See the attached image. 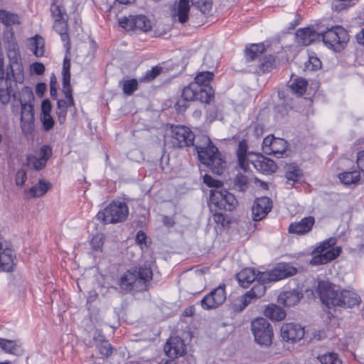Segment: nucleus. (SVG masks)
I'll list each match as a JSON object with an SVG mask.
<instances>
[{
	"label": "nucleus",
	"instance_id": "nucleus-10",
	"mask_svg": "<svg viewBox=\"0 0 364 364\" xmlns=\"http://www.w3.org/2000/svg\"><path fill=\"white\" fill-rule=\"evenodd\" d=\"M4 55L0 54V102L2 105H6L9 103L11 96L15 97L16 92L13 89L12 77H14L13 70L11 74L6 73L5 75L4 68Z\"/></svg>",
	"mask_w": 364,
	"mask_h": 364
},
{
	"label": "nucleus",
	"instance_id": "nucleus-8",
	"mask_svg": "<svg viewBox=\"0 0 364 364\" xmlns=\"http://www.w3.org/2000/svg\"><path fill=\"white\" fill-rule=\"evenodd\" d=\"M335 244V238H329L323 242L315 250V252L319 255L314 256L311 263L314 265L323 264L336 258L341 252V248L339 247H334Z\"/></svg>",
	"mask_w": 364,
	"mask_h": 364
},
{
	"label": "nucleus",
	"instance_id": "nucleus-20",
	"mask_svg": "<svg viewBox=\"0 0 364 364\" xmlns=\"http://www.w3.org/2000/svg\"><path fill=\"white\" fill-rule=\"evenodd\" d=\"M252 164L257 171L264 174H271L275 172L277 168L272 159L263 156H257V159Z\"/></svg>",
	"mask_w": 364,
	"mask_h": 364
},
{
	"label": "nucleus",
	"instance_id": "nucleus-11",
	"mask_svg": "<svg viewBox=\"0 0 364 364\" xmlns=\"http://www.w3.org/2000/svg\"><path fill=\"white\" fill-rule=\"evenodd\" d=\"M210 200L219 209L228 211L232 210L237 204L234 195L226 190H211Z\"/></svg>",
	"mask_w": 364,
	"mask_h": 364
},
{
	"label": "nucleus",
	"instance_id": "nucleus-57",
	"mask_svg": "<svg viewBox=\"0 0 364 364\" xmlns=\"http://www.w3.org/2000/svg\"><path fill=\"white\" fill-rule=\"evenodd\" d=\"M27 178L26 170L21 168L19 169L16 173V184L17 186H22Z\"/></svg>",
	"mask_w": 364,
	"mask_h": 364
},
{
	"label": "nucleus",
	"instance_id": "nucleus-44",
	"mask_svg": "<svg viewBox=\"0 0 364 364\" xmlns=\"http://www.w3.org/2000/svg\"><path fill=\"white\" fill-rule=\"evenodd\" d=\"M307 82L302 78H296L289 85L291 90L301 96L306 90Z\"/></svg>",
	"mask_w": 364,
	"mask_h": 364
},
{
	"label": "nucleus",
	"instance_id": "nucleus-58",
	"mask_svg": "<svg viewBox=\"0 0 364 364\" xmlns=\"http://www.w3.org/2000/svg\"><path fill=\"white\" fill-rule=\"evenodd\" d=\"M119 24L124 28L127 30H133V16L123 17L119 18Z\"/></svg>",
	"mask_w": 364,
	"mask_h": 364
},
{
	"label": "nucleus",
	"instance_id": "nucleus-38",
	"mask_svg": "<svg viewBox=\"0 0 364 364\" xmlns=\"http://www.w3.org/2000/svg\"><path fill=\"white\" fill-rule=\"evenodd\" d=\"M0 22L7 26H10L14 24H19V18L16 14L0 9Z\"/></svg>",
	"mask_w": 364,
	"mask_h": 364
},
{
	"label": "nucleus",
	"instance_id": "nucleus-49",
	"mask_svg": "<svg viewBox=\"0 0 364 364\" xmlns=\"http://www.w3.org/2000/svg\"><path fill=\"white\" fill-rule=\"evenodd\" d=\"M121 83L123 92L127 95H131L138 87V81L135 79L124 80Z\"/></svg>",
	"mask_w": 364,
	"mask_h": 364
},
{
	"label": "nucleus",
	"instance_id": "nucleus-24",
	"mask_svg": "<svg viewBox=\"0 0 364 364\" xmlns=\"http://www.w3.org/2000/svg\"><path fill=\"white\" fill-rule=\"evenodd\" d=\"M50 11L53 19H63L67 16L64 0H51Z\"/></svg>",
	"mask_w": 364,
	"mask_h": 364
},
{
	"label": "nucleus",
	"instance_id": "nucleus-12",
	"mask_svg": "<svg viewBox=\"0 0 364 364\" xmlns=\"http://www.w3.org/2000/svg\"><path fill=\"white\" fill-rule=\"evenodd\" d=\"M171 143L173 146L185 147L193 144V133L184 126H173L170 127Z\"/></svg>",
	"mask_w": 364,
	"mask_h": 364
},
{
	"label": "nucleus",
	"instance_id": "nucleus-52",
	"mask_svg": "<svg viewBox=\"0 0 364 364\" xmlns=\"http://www.w3.org/2000/svg\"><path fill=\"white\" fill-rule=\"evenodd\" d=\"M274 59L272 55L265 56L261 64L260 69L262 72H268L274 65Z\"/></svg>",
	"mask_w": 364,
	"mask_h": 364
},
{
	"label": "nucleus",
	"instance_id": "nucleus-17",
	"mask_svg": "<svg viewBox=\"0 0 364 364\" xmlns=\"http://www.w3.org/2000/svg\"><path fill=\"white\" fill-rule=\"evenodd\" d=\"M272 205L269 198L262 197L257 198L252 207V219L255 221L262 220L271 210Z\"/></svg>",
	"mask_w": 364,
	"mask_h": 364
},
{
	"label": "nucleus",
	"instance_id": "nucleus-48",
	"mask_svg": "<svg viewBox=\"0 0 364 364\" xmlns=\"http://www.w3.org/2000/svg\"><path fill=\"white\" fill-rule=\"evenodd\" d=\"M191 2L203 14L209 13L212 9L211 0H191Z\"/></svg>",
	"mask_w": 364,
	"mask_h": 364
},
{
	"label": "nucleus",
	"instance_id": "nucleus-15",
	"mask_svg": "<svg viewBox=\"0 0 364 364\" xmlns=\"http://www.w3.org/2000/svg\"><path fill=\"white\" fill-rule=\"evenodd\" d=\"M282 339L287 342L294 343L300 341L304 336V328L298 323H284L280 329Z\"/></svg>",
	"mask_w": 364,
	"mask_h": 364
},
{
	"label": "nucleus",
	"instance_id": "nucleus-25",
	"mask_svg": "<svg viewBox=\"0 0 364 364\" xmlns=\"http://www.w3.org/2000/svg\"><path fill=\"white\" fill-rule=\"evenodd\" d=\"M341 298V304L339 306L351 308L358 305L361 301L360 297L354 291L343 290Z\"/></svg>",
	"mask_w": 364,
	"mask_h": 364
},
{
	"label": "nucleus",
	"instance_id": "nucleus-23",
	"mask_svg": "<svg viewBox=\"0 0 364 364\" xmlns=\"http://www.w3.org/2000/svg\"><path fill=\"white\" fill-rule=\"evenodd\" d=\"M317 36L318 34L310 28H301L296 31L298 43L304 46L311 43Z\"/></svg>",
	"mask_w": 364,
	"mask_h": 364
},
{
	"label": "nucleus",
	"instance_id": "nucleus-3",
	"mask_svg": "<svg viewBox=\"0 0 364 364\" xmlns=\"http://www.w3.org/2000/svg\"><path fill=\"white\" fill-rule=\"evenodd\" d=\"M129 215V208L124 202L112 201L103 210L100 211L97 219L104 224H114L125 220Z\"/></svg>",
	"mask_w": 364,
	"mask_h": 364
},
{
	"label": "nucleus",
	"instance_id": "nucleus-2",
	"mask_svg": "<svg viewBox=\"0 0 364 364\" xmlns=\"http://www.w3.org/2000/svg\"><path fill=\"white\" fill-rule=\"evenodd\" d=\"M34 95L28 87L22 90L19 102L21 106V128L24 135L31 134L34 128V110L33 102Z\"/></svg>",
	"mask_w": 364,
	"mask_h": 364
},
{
	"label": "nucleus",
	"instance_id": "nucleus-43",
	"mask_svg": "<svg viewBox=\"0 0 364 364\" xmlns=\"http://www.w3.org/2000/svg\"><path fill=\"white\" fill-rule=\"evenodd\" d=\"M213 98V92L210 87H200L198 90L196 100L201 102L208 103Z\"/></svg>",
	"mask_w": 364,
	"mask_h": 364
},
{
	"label": "nucleus",
	"instance_id": "nucleus-27",
	"mask_svg": "<svg viewBox=\"0 0 364 364\" xmlns=\"http://www.w3.org/2000/svg\"><path fill=\"white\" fill-rule=\"evenodd\" d=\"M27 45L36 57H41L43 55L45 43L41 36L36 35L34 37L30 38L28 40Z\"/></svg>",
	"mask_w": 364,
	"mask_h": 364
},
{
	"label": "nucleus",
	"instance_id": "nucleus-28",
	"mask_svg": "<svg viewBox=\"0 0 364 364\" xmlns=\"http://www.w3.org/2000/svg\"><path fill=\"white\" fill-rule=\"evenodd\" d=\"M0 348L4 352L16 355H19L23 352L21 346L17 341L5 338H0Z\"/></svg>",
	"mask_w": 364,
	"mask_h": 364
},
{
	"label": "nucleus",
	"instance_id": "nucleus-34",
	"mask_svg": "<svg viewBox=\"0 0 364 364\" xmlns=\"http://www.w3.org/2000/svg\"><path fill=\"white\" fill-rule=\"evenodd\" d=\"M189 10V1L179 0L176 9V14L178 16V19L180 23H184L188 21Z\"/></svg>",
	"mask_w": 364,
	"mask_h": 364
},
{
	"label": "nucleus",
	"instance_id": "nucleus-45",
	"mask_svg": "<svg viewBox=\"0 0 364 364\" xmlns=\"http://www.w3.org/2000/svg\"><path fill=\"white\" fill-rule=\"evenodd\" d=\"M213 73L211 72H200L195 77L194 83L200 87H208L210 82L213 80Z\"/></svg>",
	"mask_w": 364,
	"mask_h": 364
},
{
	"label": "nucleus",
	"instance_id": "nucleus-40",
	"mask_svg": "<svg viewBox=\"0 0 364 364\" xmlns=\"http://www.w3.org/2000/svg\"><path fill=\"white\" fill-rule=\"evenodd\" d=\"M265 50L263 43L252 44L245 50L246 57L249 60H253L261 55Z\"/></svg>",
	"mask_w": 364,
	"mask_h": 364
},
{
	"label": "nucleus",
	"instance_id": "nucleus-63",
	"mask_svg": "<svg viewBox=\"0 0 364 364\" xmlns=\"http://www.w3.org/2000/svg\"><path fill=\"white\" fill-rule=\"evenodd\" d=\"M32 70L37 75H41L45 71V67L41 63H34L32 64Z\"/></svg>",
	"mask_w": 364,
	"mask_h": 364
},
{
	"label": "nucleus",
	"instance_id": "nucleus-46",
	"mask_svg": "<svg viewBox=\"0 0 364 364\" xmlns=\"http://www.w3.org/2000/svg\"><path fill=\"white\" fill-rule=\"evenodd\" d=\"M321 364H342L341 360L334 353H328L318 357Z\"/></svg>",
	"mask_w": 364,
	"mask_h": 364
},
{
	"label": "nucleus",
	"instance_id": "nucleus-55",
	"mask_svg": "<svg viewBox=\"0 0 364 364\" xmlns=\"http://www.w3.org/2000/svg\"><path fill=\"white\" fill-rule=\"evenodd\" d=\"M41 122L43 129L46 132H48L53 127L54 120L50 114L42 115Z\"/></svg>",
	"mask_w": 364,
	"mask_h": 364
},
{
	"label": "nucleus",
	"instance_id": "nucleus-30",
	"mask_svg": "<svg viewBox=\"0 0 364 364\" xmlns=\"http://www.w3.org/2000/svg\"><path fill=\"white\" fill-rule=\"evenodd\" d=\"M66 18L63 19H54L53 28L56 32L61 36L63 41H66L65 46L67 50L70 48L68 35L67 33V21Z\"/></svg>",
	"mask_w": 364,
	"mask_h": 364
},
{
	"label": "nucleus",
	"instance_id": "nucleus-54",
	"mask_svg": "<svg viewBox=\"0 0 364 364\" xmlns=\"http://www.w3.org/2000/svg\"><path fill=\"white\" fill-rule=\"evenodd\" d=\"M276 138L273 135L265 137L262 142V151L266 154H269L270 148H272L274 141Z\"/></svg>",
	"mask_w": 364,
	"mask_h": 364
},
{
	"label": "nucleus",
	"instance_id": "nucleus-31",
	"mask_svg": "<svg viewBox=\"0 0 364 364\" xmlns=\"http://www.w3.org/2000/svg\"><path fill=\"white\" fill-rule=\"evenodd\" d=\"M94 340L95 346L99 349L100 354L108 357L112 353L111 344L108 341L105 340L100 333L95 335Z\"/></svg>",
	"mask_w": 364,
	"mask_h": 364
},
{
	"label": "nucleus",
	"instance_id": "nucleus-33",
	"mask_svg": "<svg viewBox=\"0 0 364 364\" xmlns=\"http://www.w3.org/2000/svg\"><path fill=\"white\" fill-rule=\"evenodd\" d=\"M265 316L273 321H282L286 316V312L275 304L269 305L264 312Z\"/></svg>",
	"mask_w": 364,
	"mask_h": 364
},
{
	"label": "nucleus",
	"instance_id": "nucleus-21",
	"mask_svg": "<svg viewBox=\"0 0 364 364\" xmlns=\"http://www.w3.org/2000/svg\"><path fill=\"white\" fill-rule=\"evenodd\" d=\"M314 224V218L313 217L305 218L299 223H291L289 232L298 235L305 234L311 230Z\"/></svg>",
	"mask_w": 364,
	"mask_h": 364
},
{
	"label": "nucleus",
	"instance_id": "nucleus-56",
	"mask_svg": "<svg viewBox=\"0 0 364 364\" xmlns=\"http://www.w3.org/2000/svg\"><path fill=\"white\" fill-rule=\"evenodd\" d=\"M92 249L95 250H101L103 245V237L102 235L97 234L92 237L90 242Z\"/></svg>",
	"mask_w": 364,
	"mask_h": 364
},
{
	"label": "nucleus",
	"instance_id": "nucleus-35",
	"mask_svg": "<svg viewBox=\"0 0 364 364\" xmlns=\"http://www.w3.org/2000/svg\"><path fill=\"white\" fill-rule=\"evenodd\" d=\"M339 180L345 185L357 184L360 181V172L358 171H345L339 174Z\"/></svg>",
	"mask_w": 364,
	"mask_h": 364
},
{
	"label": "nucleus",
	"instance_id": "nucleus-7",
	"mask_svg": "<svg viewBox=\"0 0 364 364\" xmlns=\"http://www.w3.org/2000/svg\"><path fill=\"white\" fill-rule=\"evenodd\" d=\"M152 271L147 267H141L133 271H127L120 279V286L122 289L130 291L136 282L146 283L151 279Z\"/></svg>",
	"mask_w": 364,
	"mask_h": 364
},
{
	"label": "nucleus",
	"instance_id": "nucleus-5",
	"mask_svg": "<svg viewBox=\"0 0 364 364\" xmlns=\"http://www.w3.org/2000/svg\"><path fill=\"white\" fill-rule=\"evenodd\" d=\"M251 331L255 341L262 347H269L272 343L273 329L269 322L264 318H257L252 321Z\"/></svg>",
	"mask_w": 364,
	"mask_h": 364
},
{
	"label": "nucleus",
	"instance_id": "nucleus-61",
	"mask_svg": "<svg viewBox=\"0 0 364 364\" xmlns=\"http://www.w3.org/2000/svg\"><path fill=\"white\" fill-rule=\"evenodd\" d=\"M50 92L53 98L57 97V80L56 77L53 75L50 82Z\"/></svg>",
	"mask_w": 364,
	"mask_h": 364
},
{
	"label": "nucleus",
	"instance_id": "nucleus-62",
	"mask_svg": "<svg viewBox=\"0 0 364 364\" xmlns=\"http://www.w3.org/2000/svg\"><path fill=\"white\" fill-rule=\"evenodd\" d=\"M52 106L48 100H45L41 104L42 115L50 114Z\"/></svg>",
	"mask_w": 364,
	"mask_h": 364
},
{
	"label": "nucleus",
	"instance_id": "nucleus-36",
	"mask_svg": "<svg viewBox=\"0 0 364 364\" xmlns=\"http://www.w3.org/2000/svg\"><path fill=\"white\" fill-rule=\"evenodd\" d=\"M287 147V142L281 138H276L274 141L272 148H270L269 155H274L277 158L282 157Z\"/></svg>",
	"mask_w": 364,
	"mask_h": 364
},
{
	"label": "nucleus",
	"instance_id": "nucleus-60",
	"mask_svg": "<svg viewBox=\"0 0 364 364\" xmlns=\"http://www.w3.org/2000/svg\"><path fill=\"white\" fill-rule=\"evenodd\" d=\"M41 159L48 161L52 155V149L48 145H43L41 148L40 151Z\"/></svg>",
	"mask_w": 364,
	"mask_h": 364
},
{
	"label": "nucleus",
	"instance_id": "nucleus-53",
	"mask_svg": "<svg viewBox=\"0 0 364 364\" xmlns=\"http://www.w3.org/2000/svg\"><path fill=\"white\" fill-rule=\"evenodd\" d=\"M321 63L316 57H309V60L305 63L306 69L314 70L320 68Z\"/></svg>",
	"mask_w": 364,
	"mask_h": 364
},
{
	"label": "nucleus",
	"instance_id": "nucleus-1",
	"mask_svg": "<svg viewBox=\"0 0 364 364\" xmlns=\"http://www.w3.org/2000/svg\"><path fill=\"white\" fill-rule=\"evenodd\" d=\"M193 144H190L197 151L199 161L208 167L213 173L220 175L225 168V162L218 148L210 139L204 134L193 135Z\"/></svg>",
	"mask_w": 364,
	"mask_h": 364
},
{
	"label": "nucleus",
	"instance_id": "nucleus-51",
	"mask_svg": "<svg viewBox=\"0 0 364 364\" xmlns=\"http://www.w3.org/2000/svg\"><path fill=\"white\" fill-rule=\"evenodd\" d=\"M252 301L245 294L239 297L232 304V309L235 311H242Z\"/></svg>",
	"mask_w": 364,
	"mask_h": 364
},
{
	"label": "nucleus",
	"instance_id": "nucleus-22",
	"mask_svg": "<svg viewBox=\"0 0 364 364\" xmlns=\"http://www.w3.org/2000/svg\"><path fill=\"white\" fill-rule=\"evenodd\" d=\"M302 295L297 290L287 291L278 296V302L285 306H292L299 303Z\"/></svg>",
	"mask_w": 364,
	"mask_h": 364
},
{
	"label": "nucleus",
	"instance_id": "nucleus-14",
	"mask_svg": "<svg viewBox=\"0 0 364 364\" xmlns=\"http://www.w3.org/2000/svg\"><path fill=\"white\" fill-rule=\"evenodd\" d=\"M14 253L9 242L0 237V270L11 272L13 270Z\"/></svg>",
	"mask_w": 364,
	"mask_h": 364
},
{
	"label": "nucleus",
	"instance_id": "nucleus-59",
	"mask_svg": "<svg viewBox=\"0 0 364 364\" xmlns=\"http://www.w3.org/2000/svg\"><path fill=\"white\" fill-rule=\"evenodd\" d=\"M203 182L210 187L219 188L222 183L220 181L213 178L210 176L205 174L203 176Z\"/></svg>",
	"mask_w": 364,
	"mask_h": 364
},
{
	"label": "nucleus",
	"instance_id": "nucleus-13",
	"mask_svg": "<svg viewBox=\"0 0 364 364\" xmlns=\"http://www.w3.org/2000/svg\"><path fill=\"white\" fill-rule=\"evenodd\" d=\"M225 299V286L221 284L206 294L200 301V305L204 310L215 309L222 305Z\"/></svg>",
	"mask_w": 364,
	"mask_h": 364
},
{
	"label": "nucleus",
	"instance_id": "nucleus-6",
	"mask_svg": "<svg viewBox=\"0 0 364 364\" xmlns=\"http://www.w3.org/2000/svg\"><path fill=\"white\" fill-rule=\"evenodd\" d=\"M297 270L288 264H279L271 271L256 272V280L259 284L265 285L271 282L282 279L285 277L294 275Z\"/></svg>",
	"mask_w": 364,
	"mask_h": 364
},
{
	"label": "nucleus",
	"instance_id": "nucleus-29",
	"mask_svg": "<svg viewBox=\"0 0 364 364\" xmlns=\"http://www.w3.org/2000/svg\"><path fill=\"white\" fill-rule=\"evenodd\" d=\"M50 187V183L41 179L38 183L31 188L27 193L30 198L41 197L46 194Z\"/></svg>",
	"mask_w": 364,
	"mask_h": 364
},
{
	"label": "nucleus",
	"instance_id": "nucleus-4",
	"mask_svg": "<svg viewBox=\"0 0 364 364\" xmlns=\"http://www.w3.org/2000/svg\"><path fill=\"white\" fill-rule=\"evenodd\" d=\"M321 36L325 46L335 52L343 50L349 41L348 31L338 26L327 29Z\"/></svg>",
	"mask_w": 364,
	"mask_h": 364
},
{
	"label": "nucleus",
	"instance_id": "nucleus-9",
	"mask_svg": "<svg viewBox=\"0 0 364 364\" xmlns=\"http://www.w3.org/2000/svg\"><path fill=\"white\" fill-rule=\"evenodd\" d=\"M317 292L319 294L321 301L326 306H336L341 305L343 290H340L335 285L329 282L321 281L318 282Z\"/></svg>",
	"mask_w": 364,
	"mask_h": 364
},
{
	"label": "nucleus",
	"instance_id": "nucleus-50",
	"mask_svg": "<svg viewBox=\"0 0 364 364\" xmlns=\"http://www.w3.org/2000/svg\"><path fill=\"white\" fill-rule=\"evenodd\" d=\"M161 66H155L151 70H147L145 75L139 80L140 82H151L154 80L162 71Z\"/></svg>",
	"mask_w": 364,
	"mask_h": 364
},
{
	"label": "nucleus",
	"instance_id": "nucleus-41",
	"mask_svg": "<svg viewBox=\"0 0 364 364\" xmlns=\"http://www.w3.org/2000/svg\"><path fill=\"white\" fill-rule=\"evenodd\" d=\"M301 176V170L297 166L289 165L287 167L285 177L289 184L293 185Z\"/></svg>",
	"mask_w": 364,
	"mask_h": 364
},
{
	"label": "nucleus",
	"instance_id": "nucleus-19",
	"mask_svg": "<svg viewBox=\"0 0 364 364\" xmlns=\"http://www.w3.org/2000/svg\"><path fill=\"white\" fill-rule=\"evenodd\" d=\"M70 60L65 57L63 61V92L68 100L69 105H74V100L72 97V89L70 87Z\"/></svg>",
	"mask_w": 364,
	"mask_h": 364
},
{
	"label": "nucleus",
	"instance_id": "nucleus-47",
	"mask_svg": "<svg viewBox=\"0 0 364 364\" xmlns=\"http://www.w3.org/2000/svg\"><path fill=\"white\" fill-rule=\"evenodd\" d=\"M248 178L242 173H237L234 178V187L240 191H245L247 188Z\"/></svg>",
	"mask_w": 364,
	"mask_h": 364
},
{
	"label": "nucleus",
	"instance_id": "nucleus-37",
	"mask_svg": "<svg viewBox=\"0 0 364 364\" xmlns=\"http://www.w3.org/2000/svg\"><path fill=\"white\" fill-rule=\"evenodd\" d=\"M133 30H140L142 31H148L151 29V25L149 19L145 16L139 15L133 16Z\"/></svg>",
	"mask_w": 364,
	"mask_h": 364
},
{
	"label": "nucleus",
	"instance_id": "nucleus-39",
	"mask_svg": "<svg viewBox=\"0 0 364 364\" xmlns=\"http://www.w3.org/2000/svg\"><path fill=\"white\" fill-rule=\"evenodd\" d=\"M198 90H200V86L193 82H191L188 86L183 88L182 97L186 101L196 100Z\"/></svg>",
	"mask_w": 364,
	"mask_h": 364
},
{
	"label": "nucleus",
	"instance_id": "nucleus-26",
	"mask_svg": "<svg viewBox=\"0 0 364 364\" xmlns=\"http://www.w3.org/2000/svg\"><path fill=\"white\" fill-rule=\"evenodd\" d=\"M256 278V272L251 268L244 269L237 275L239 284L244 288H247L252 282H255Z\"/></svg>",
	"mask_w": 364,
	"mask_h": 364
},
{
	"label": "nucleus",
	"instance_id": "nucleus-64",
	"mask_svg": "<svg viewBox=\"0 0 364 364\" xmlns=\"http://www.w3.org/2000/svg\"><path fill=\"white\" fill-rule=\"evenodd\" d=\"M357 164L359 168L364 171V150L358 154Z\"/></svg>",
	"mask_w": 364,
	"mask_h": 364
},
{
	"label": "nucleus",
	"instance_id": "nucleus-42",
	"mask_svg": "<svg viewBox=\"0 0 364 364\" xmlns=\"http://www.w3.org/2000/svg\"><path fill=\"white\" fill-rule=\"evenodd\" d=\"M266 291V286L263 284H259L257 282L256 284L247 291L245 295L250 299L252 301H254L257 299L262 297Z\"/></svg>",
	"mask_w": 364,
	"mask_h": 364
},
{
	"label": "nucleus",
	"instance_id": "nucleus-32",
	"mask_svg": "<svg viewBox=\"0 0 364 364\" xmlns=\"http://www.w3.org/2000/svg\"><path fill=\"white\" fill-rule=\"evenodd\" d=\"M247 142L245 141H240L237 150V156L239 166L245 171L249 168V161L247 159Z\"/></svg>",
	"mask_w": 364,
	"mask_h": 364
},
{
	"label": "nucleus",
	"instance_id": "nucleus-18",
	"mask_svg": "<svg viewBox=\"0 0 364 364\" xmlns=\"http://www.w3.org/2000/svg\"><path fill=\"white\" fill-rule=\"evenodd\" d=\"M5 41L6 43L7 56L10 60V63L18 65L21 61V55L18 46L14 39V35L11 30L5 34Z\"/></svg>",
	"mask_w": 364,
	"mask_h": 364
},
{
	"label": "nucleus",
	"instance_id": "nucleus-16",
	"mask_svg": "<svg viewBox=\"0 0 364 364\" xmlns=\"http://www.w3.org/2000/svg\"><path fill=\"white\" fill-rule=\"evenodd\" d=\"M164 351L169 358H177L186 354V345L180 337H171L164 346Z\"/></svg>",
	"mask_w": 364,
	"mask_h": 364
}]
</instances>
